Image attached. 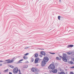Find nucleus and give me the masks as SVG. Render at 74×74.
Here are the masks:
<instances>
[{"label": "nucleus", "mask_w": 74, "mask_h": 74, "mask_svg": "<svg viewBox=\"0 0 74 74\" xmlns=\"http://www.w3.org/2000/svg\"><path fill=\"white\" fill-rule=\"evenodd\" d=\"M56 59L57 60H60L61 58L58 57H57L56 58Z\"/></svg>", "instance_id": "nucleus-10"}, {"label": "nucleus", "mask_w": 74, "mask_h": 74, "mask_svg": "<svg viewBox=\"0 0 74 74\" xmlns=\"http://www.w3.org/2000/svg\"><path fill=\"white\" fill-rule=\"evenodd\" d=\"M40 54L39 55L40 57V58H42V55H44V56H45V53L44 51H42L40 53Z\"/></svg>", "instance_id": "nucleus-5"}, {"label": "nucleus", "mask_w": 74, "mask_h": 74, "mask_svg": "<svg viewBox=\"0 0 74 74\" xmlns=\"http://www.w3.org/2000/svg\"><path fill=\"white\" fill-rule=\"evenodd\" d=\"M60 2H61V0H59Z\"/></svg>", "instance_id": "nucleus-33"}, {"label": "nucleus", "mask_w": 74, "mask_h": 74, "mask_svg": "<svg viewBox=\"0 0 74 74\" xmlns=\"http://www.w3.org/2000/svg\"><path fill=\"white\" fill-rule=\"evenodd\" d=\"M0 62H4V61L1 60Z\"/></svg>", "instance_id": "nucleus-28"}, {"label": "nucleus", "mask_w": 74, "mask_h": 74, "mask_svg": "<svg viewBox=\"0 0 74 74\" xmlns=\"http://www.w3.org/2000/svg\"><path fill=\"white\" fill-rule=\"evenodd\" d=\"M71 30H70V31H69V32H70V31Z\"/></svg>", "instance_id": "nucleus-36"}, {"label": "nucleus", "mask_w": 74, "mask_h": 74, "mask_svg": "<svg viewBox=\"0 0 74 74\" xmlns=\"http://www.w3.org/2000/svg\"><path fill=\"white\" fill-rule=\"evenodd\" d=\"M70 74H74V73L72 72H71Z\"/></svg>", "instance_id": "nucleus-24"}, {"label": "nucleus", "mask_w": 74, "mask_h": 74, "mask_svg": "<svg viewBox=\"0 0 74 74\" xmlns=\"http://www.w3.org/2000/svg\"><path fill=\"white\" fill-rule=\"evenodd\" d=\"M23 59L25 60H26L28 59V57L27 56H24L23 57Z\"/></svg>", "instance_id": "nucleus-14"}, {"label": "nucleus", "mask_w": 74, "mask_h": 74, "mask_svg": "<svg viewBox=\"0 0 74 74\" xmlns=\"http://www.w3.org/2000/svg\"><path fill=\"white\" fill-rule=\"evenodd\" d=\"M40 59L39 58H36L35 59V61L34 62L35 63H40V60H39Z\"/></svg>", "instance_id": "nucleus-6"}, {"label": "nucleus", "mask_w": 74, "mask_h": 74, "mask_svg": "<svg viewBox=\"0 0 74 74\" xmlns=\"http://www.w3.org/2000/svg\"><path fill=\"white\" fill-rule=\"evenodd\" d=\"M74 47V45H70L68 46L67 48H69L70 47Z\"/></svg>", "instance_id": "nucleus-11"}, {"label": "nucleus", "mask_w": 74, "mask_h": 74, "mask_svg": "<svg viewBox=\"0 0 74 74\" xmlns=\"http://www.w3.org/2000/svg\"><path fill=\"white\" fill-rule=\"evenodd\" d=\"M71 69H74V66H73L71 68Z\"/></svg>", "instance_id": "nucleus-26"}, {"label": "nucleus", "mask_w": 74, "mask_h": 74, "mask_svg": "<svg viewBox=\"0 0 74 74\" xmlns=\"http://www.w3.org/2000/svg\"><path fill=\"white\" fill-rule=\"evenodd\" d=\"M29 53H27L25 54H24V55H25V56H27V55H29Z\"/></svg>", "instance_id": "nucleus-21"}, {"label": "nucleus", "mask_w": 74, "mask_h": 74, "mask_svg": "<svg viewBox=\"0 0 74 74\" xmlns=\"http://www.w3.org/2000/svg\"><path fill=\"white\" fill-rule=\"evenodd\" d=\"M23 59L20 60L18 61V63H22V62H22V61H23Z\"/></svg>", "instance_id": "nucleus-15"}, {"label": "nucleus", "mask_w": 74, "mask_h": 74, "mask_svg": "<svg viewBox=\"0 0 74 74\" xmlns=\"http://www.w3.org/2000/svg\"><path fill=\"white\" fill-rule=\"evenodd\" d=\"M26 63H29V62L27 61H26Z\"/></svg>", "instance_id": "nucleus-29"}, {"label": "nucleus", "mask_w": 74, "mask_h": 74, "mask_svg": "<svg viewBox=\"0 0 74 74\" xmlns=\"http://www.w3.org/2000/svg\"><path fill=\"white\" fill-rule=\"evenodd\" d=\"M13 71L14 74H16L17 73H18V69L17 67L14 68L13 70Z\"/></svg>", "instance_id": "nucleus-4"}, {"label": "nucleus", "mask_w": 74, "mask_h": 74, "mask_svg": "<svg viewBox=\"0 0 74 74\" xmlns=\"http://www.w3.org/2000/svg\"><path fill=\"white\" fill-rule=\"evenodd\" d=\"M50 53H51V54H53V55L54 54H55V53H51V52H50Z\"/></svg>", "instance_id": "nucleus-23"}, {"label": "nucleus", "mask_w": 74, "mask_h": 74, "mask_svg": "<svg viewBox=\"0 0 74 74\" xmlns=\"http://www.w3.org/2000/svg\"><path fill=\"white\" fill-rule=\"evenodd\" d=\"M32 71L34 73H36L37 71V68H32Z\"/></svg>", "instance_id": "nucleus-7"}, {"label": "nucleus", "mask_w": 74, "mask_h": 74, "mask_svg": "<svg viewBox=\"0 0 74 74\" xmlns=\"http://www.w3.org/2000/svg\"><path fill=\"white\" fill-rule=\"evenodd\" d=\"M73 62H74V58H73Z\"/></svg>", "instance_id": "nucleus-32"}, {"label": "nucleus", "mask_w": 74, "mask_h": 74, "mask_svg": "<svg viewBox=\"0 0 74 74\" xmlns=\"http://www.w3.org/2000/svg\"><path fill=\"white\" fill-rule=\"evenodd\" d=\"M9 74H12V73L11 72H9Z\"/></svg>", "instance_id": "nucleus-30"}, {"label": "nucleus", "mask_w": 74, "mask_h": 74, "mask_svg": "<svg viewBox=\"0 0 74 74\" xmlns=\"http://www.w3.org/2000/svg\"><path fill=\"white\" fill-rule=\"evenodd\" d=\"M27 48H29V47H27L25 48V49H27Z\"/></svg>", "instance_id": "nucleus-27"}, {"label": "nucleus", "mask_w": 74, "mask_h": 74, "mask_svg": "<svg viewBox=\"0 0 74 74\" xmlns=\"http://www.w3.org/2000/svg\"><path fill=\"white\" fill-rule=\"evenodd\" d=\"M28 67V65H25L24 66L23 68L26 69Z\"/></svg>", "instance_id": "nucleus-12"}, {"label": "nucleus", "mask_w": 74, "mask_h": 74, "mask_svg": "<svg viewBox=\"0 0 74 74\" xmlns=\"http://www.w3.org/2000/svg\"><path fill=\"white\" fill-rule=\"evenodd\" d=\"M69 63H70L71 64H74V63L73 62V61H71L69 62Z\"/></svg>", "instance_id": "nucleus-18"}, {"label": "nucleus", "mask_w": 74, "mask_h": 74, "mask_svg": "<svg viewBox=\"0 0 74 74\" xmlns=\"http://www.w3.org/2000/svg\"><path fill=\"white\" fill-rule=\"evenodd\" d=\"M38 56V53H35L34 54V57L35 58H37Z\"/></svg>", "instance_id": "nucleus-9"}, {"label": "nucleus", "mask_w": 74, "mask_h": 74, "mask_svg": "<svg viewBox=\"0 0 74 74\" xmlns=\"http://www.w3.org/2000/svg\"><path fill=\"white\" fill-rule=\"evenodd\" d=\"M58 74H64V72H58Z\"/></svg>", "instance_id": "nucleus-16"}, {"label": "nucleus", "mask_w": 74, "mask_h": 74, "mask_svg": "<svg viewBox=\"0 0 74 74\" xmlns=\"http://www.w3.org/2000/svg\"><path fill=\"white\" fill-rule=\"evenodd\" d=\"M63 56L62 57V56H60L59 57L62 59L63 61L65 62H67V57H66V53L63 54Z\"/></svg>", "instance_id": "nucleus-3"}, {"label": "nucleus", "mask_w": 74, "mask_h": 74, "mask_svg": "<svg viewBox=\"0 0 74 74\" xmlns=\"http://www.w3.org/2000/svg\"><path fill=\"white\" fill-rule=\"evenodd\" d=\"M2 66V64H0V66Z\"/></svg>", "instance_id": "nucleus-34"}, {"label": "nucleus", "mask_w": 74, "mask_h": 74, "mask_svg": "<svg viewBox=\"0 0 74 74\" xmlns=\"http://www.w3.org/2000/svg\"><path fill=\"white\" fill-rule=\"evenodd\" d=\"M55 65L54 64H51L50 66H49L48 68L49 69H51V70H52L51 71L52 72V73H56L58 71V70H57V69H55Z\"/></svg>", "instance_id": "nucleus-1"}, {"label": "nucleus", "mask_w": 74, "mask_h": 74, "mask_svg": "<svg viewBox=\"0 0 74 74\" xmlns=\"http://www.w3.org/2000/svg\"><path fill=\"white\" fill-rule=\"evenodd\" d=\"M33 61H34V59L33 58H31V61L32 62H33Z\"/></svg>", "instance_id": "nucleus-19"}, {"label": "nucleus", "mask_w": 74, "mask_h": 74, "mask_svg": "<svg viewBox=\"0 0 74 74\" xmlns=\"http://www.w3.org/2000/svg\"><path fill=\"white\" fill-rule=\"evenodd\" d=\"M9 66L10 67H11V68H12V69L14 68V66L12 65H10Z\"/></svg>", "instance_id": "nucleus-20"}, {"label": "nucleus", "mask_w": 74, "mask_h": 74, "mask_svg": "<svg viewBox=\"0 0 74 74\" xmlns=\"http://www.w3.org/2000/svg\"><path fill=\"white\" fill-rule=\"evenodd\" d=\"M58 19L59 20H60V16H58Z\"/></svg>", "instance_id": "nucleus-22"}, {"label": "nucleus", "mask_w": 74, "mask_h": 74, "mask_svg": "<svg viewBox=\"0 0 74 74\" xmlns=\"http://www.w3.org/2000/svg\"><path fill=\"white\" fill-rule=\"evenodd\" d=\"M9 60H10V59H9V60H6L5 61L6 62H7V61H9Z\"/></svg>", "instance_id": "nucleus-25"}, {"label": "nucleus", "mask_w": 74, "mask_h": 74, "mask_svg": "<svg viewBox=\"0 0 74 74\" xmlns=\"http://www.w3.org/2000/svg\"><path fill=\"white\" fill-rule=\"evenodd\" d=\"M49 60V58L47 57H45L44 58L41 64L42 67L45 66L47 63L46 62H48Z\"/></svg>", "instance_id": "nucleus-2"}, {"label": "nucleus", "mask_w": 74, "mask_h": 74, "mask_svg": "<svg viewBox=\"0 0 74 74\" xmlns=\"http://www.w3.org/2000/svg\"><path fill=\"white\" fill-rule=\"evenodd\" d=\"M8 69L4 71L3 72H4V73H7V72H8Z\"/></svg>", "instance_id": "nucleus-17"}, {"label": "nucleus", "mask_w": 74, "mask_h": 74, "mask_svg": "<svg viewBox=\"0 0 74 74\" xmlns=\"http://www.w3.org/2000/svg\"><path fill=\"white\" fill-rule=\"evenodd\" d=\"M64 74H67V73H66L65 74L64 73Z\"/></svg>", "instance_id": "nucleus-35"}, {"label": "nucleus", "mask_w": 74, "mask_h": 74, "mask_svg": "<svg viewBox=\"0 0 74 74\" xmlns=\"http://www.w3.org/2000/svg\"><path fill=\"white\" fill-rule=\"evenodd\" d=\"M73 53V52L71 51H69L67 53V54L68 55H71Z\"/></svg>", "instance_id": "nucleus-13"}, {"label": "nucleus", "mask_w": 74, "mask_h": 74, "mask_svg": "<svg viewBox=\"0 0 74 74\" xmlns=\"http://www.w3.org/2000/svg\"><path fill=\"white\" fill-rule=\"evenodd\" d=\"M3 64H6V62H5L3 63Z\"/></svg>", "instance_id": "nucleus-31"}, {"label": "nucleus", "mask_w": 74, "mask_h": 74, "mask_svg": "<svg viewBox=\"0 0 74 74\" xmlns=\"http://www.w3.org/2000/svg\"><path fill=\"white\" fill-rule=\"evenodd\" d=\"M14 58H13L12 60H11L10 61H8L7 62V63H12V62H14Z\"/></svg>", "instance_id": "nucleus-8"}]
</instances>
